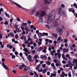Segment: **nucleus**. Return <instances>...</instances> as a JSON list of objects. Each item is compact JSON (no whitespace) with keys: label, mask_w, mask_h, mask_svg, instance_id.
<instances>
[{"label":"nucleus","mask_w":77,"mask_h":77,"mask_svg":"<svg viewBox=\"0 0 77 77\" xmlns=\"http://www.w3.org/2000/svg\"><path fill=\"white\" fill-rule=\"evenodd\" d=\"M54 18H55V15H52L51 13H49L47 19V23L50 24V23H51L54 20Z\"/></svg>","instance_id":"f257e3e1"},{"label":"nucleus","mask_w":77,"mask_h":77,"mask_svg":"<svg viewBox=\"0 0 77 77\" xmlns=\"http://www.w3.org/2000/svg\"><path fill=\"white\" fill-rule=\"evenodd\" d=\"M41 14L39 15V24H41L43 23V20L41 17H43L45 14V12L44 11H42L41 12Z\"/></svg>","instance_id":"f03ea898"},{"label":"nucleus","mask_w":77,"mask_h":77,"mask_svg":"<svg viewBox=\"0 0 77 77\" xmlns=\"http://www.w3.org/2000/svg\"><path fill=\"white\" fill-rule=\"evenodd\" d=\"M57 32H59V33L60 35H62L63 33V31H62V29H60V28H57L56 30Z\"/></svg>","instance_id":"7ed1b4c3"},{"label":"nucleus","mask_w":77,"mask_h":77,"mask_svg":"<svg viewBox=\"0 0 77 77\" xmlns=\"http://www.w3.org/2000/svg\"><path fill=\"white\" fill-rule=\"evenodd\" d=\"M18 65H19V66H20L19 68V69H22L23 68H24V67H26V66L22 63L19 64Z\"/></svg>","instance_id":"20e7f679"},{"label":"nucleus","mask_w":77,"mask_h":77,"mask_svg":"<svg viewBox=\"0 0 77 77\" xmlns=\"http://www.w3.org/2000/svg\"><path fill=\"white\" fill-rule=\"evenodd\" d=\"M58 26V24L57 23V22L56 21H54L53 23V26L54 27H57Z\"/></svg>","instance_id":"39448f33"},{"label":"nucleus","mask_w":77,"mask_h":77,"mask_svg":"<svg viewBox=\"0 0 77 77\" xmlns=\"http://www.w3.org/2000/svg\"><path fill=\"white\" fill-rule=\"evenodd\" d=\"M2 66L3 67H4V68H5V69H7V70L8 71L9 68H8V67L6 65H5V63H2Z\"/></svg>","instance_id":"423d86ee"},{"label":"nucleus","mask_w":77,"mask_h":77,"mask_svg":"<svg viewBox=\"0 0 77 77\" xmlns=\"http://www.w3.org/2000/svg\"><path fill=\"white\" fill-rule=\"evenodd\" d=\"M61 38H62V37H60L58 38L57 41L58 43H60V41H63V40L61 39Z\"/></svg>","instance_id":"0eeeda50"},{"label":"nucleus","mask_w":77,"mask_h":77,"mask_svg":"<svg viewBox=\"0 0 77 77\" xmlns=\"http://www.w3.org/2000/svg\"><path fill=\"white\" fill-rule=\"evenodd\" d=\"M27 58L30 61H32V56L31 55H29L27 57Z\"/></svg>","instance_id":"6e6552de"},{"label":"nucleus","mask_w":77,"mask_h":77,"mask_svg":"<svg viewBox=\"0 0 77 77\" xmlns=\"http://www.w3.org/2000/svg\"><path fill=\"white\" fill-rule=\"evenodd\" d=\"M14 3H15V4H16V5L17 6V7H18V8H22V9H23V7H21V6L19 4L16 3H15L14 2Z\"/></svg>","instance_id":"1a4fd4ad"},{"label":"nucleus","mask_w":77,"mask_h":77,"mask_svg":"<svg viewBox=\"0 0 77 77\" xmlns=\"http://www.w3.org/2000/svg\"><path fill=\"white\" fill-rule=\"evenodd\" d=\"M52 0H50V1H52ZM44 2H45V3H46V4H50L51 3V2H48V0H45Z\"/></svg>","instance_id":"9d476101"},{"label":"nucleus","mask_w":77,"mask_h":77,"mask_svg":"<svg viewBox=\"0 0 77 77\" xmlns=\"http://www.w3.org/2000/svg\"><path fill=\"white\" fill-rule=\"evenodd\" d=\"M52 35L53 36L55 37L56 39H57V34L54 33H53L52 34Z\"/></svg>","instance_id":"9b49d317"},{"label":"nucleus","mask_w":77,"mask_h":77,"mask_svg":"<svg viewBox=\"0 0 77 77\" xmlns=\"http://www.w3.org/2000/svg\"><path fill=\"white\" fill-rule=\"evenodd\" d=\"M41 57L42 59L44 58L45 59H47V56L45 55H42Z\"/></svg>","instance_id":"f8f14e48"},{"label":"nucleus","mask_w":77,"mask_h":77,"mask_svg":"<svg viewBox=\"0 0 77 77\" xmlns=\"http://www.w3.org/2000/svg\"><path fill=\"white\" fill-rule=\"evenodd\" d=\"M38 35L39 38H41V37H42V33L40 32H39L38 33Z\"/></svg>","instance_id":"ddd939ff"},{"label":"nucleus","mask_w":77,"mask_h":77,"mask_svg":"<svg viewBox=\"0 0 77 77\" xmlns=\"http://www.w3.org/2000/svg\"><path fill=\"white\" fill-rule=\"evenodd\" d=\"M27 23H23L22 24V26H27Z\"/></svg>","instance_id":"4468645a"},{"label":"nucleus","mask_w":77,"mask_h":77,"mask_svg":"<svg viewBox=\"0 0 77 77\" xmlns=\"http://www.w3.org/2000/svg\"><path fill=\"white\" fill-rule=\"evenodd\" d=\"M65 76V72H62V74L60 75V77H64Z\"/></svg>","instance_id":"2eb2a0df"},{"label":"nucleus","mask_w":77,"mask_h":77,"mask_svg":"<svg viewBox=\"0 0 77 77\" xmlns=\"http://www.w3.org/2000/svg\"><path fill=\"white\" fill-rule=\"evenodd\" d=\"M25 29L26 30V31H30V29L28 28L27 27H26L25 28Z\"/></svg>","instance_id":"dca6fc26"},{"label":"nucleus","mask_w":77,"mask_h":77,"mask_svg":"<svg viewBox=\"0 0 77 77\" xmlns=\"http://www.w3.org/2000/svg\"><path fill=\"white\" fill-rule=\"evenodd\" d=\"M23 51H24L25 52H26V53H28V52H29V51L28 50V49H27L25 48L23 49Z\"/></svg>","instance_id":"f3484780"},{"label":"nucleus","mask_w":77,"mask_h":77,"mask_svg":"<svg viewBox=\"0 0 77 77\" xmlns=\"http://www.w3.org/2000/svg\"><path fill=\"white\" fill-rule=\"evenodd\" d=\"M5 15L6 17H8V18H10V16H9V15L8 14L6 13V12H5Z\"/></svg>","instance_id":"a211bd4d"},{"label":"nucleus","mask_w":77,"mask_h":77,"mask_svg":"<svg viewBox=\"0 0 77 77\" xmlns=\"http://www.w3.org/2000/svg\"><path fill=\"white\" fill-rule=\"evenodd\" d=\"M55 65L56 66H60V62L59 63H57L55 64Z\"/></svg>","instance_id":"6ab92c4d"},{"label":"nucleus","mask_w":77,"mask_h":77,"mask_svg":"<svg viewBox=\"0 0 77 77\" xmlns=\"http://www.w3.org/2000/svg\"><path fill=\"white\" fill-rule=\"evenodd\" d=\"M34 58L35 59H36L37 58H39V57H38V55H35Z\"/></svg>","instance_id":"aec40b11"},{"label":"nucleus","mask_w":77,"mask_h":77,"mask_svg":"<svg viewBox=\"0 0 77 77\" xmlns=\"http://www.w3.org/2000/svg\"><path fill=\"white\" fill-rule=\"evenodd\" d=\"M63 51L64 52H67L68 51V49L64 48L63 49Z\"/></svg>","instance_id":"412c9836"},{"label":"nucleus","mask_w":77,"mask_h":77,"mask_svg":"<svg viewBox=\"0 0 77 77\" xmlns=\"http://www.w3.org/2000/svg\"><path fill=\"white\" fill-rule=\"evenodd\" d=\"M46 63L48 65H51V63L49 61H47L46 62Z\"/></svg>","instance_id":"4be33fe9"},{"label":"nucleus","mask_w":77,"mask_h":77,"mask_svg":"<svg viewBox=\"0 0 77 77\" xmlns=\"http://www.w3.org/2000/svg\"><path fill=\"white\" fill-rule=\"evenodd\" d=\"M34 74L36 75V77H39V76H38V75L37 74V73H36V72H34Z\"/></svg>","instance_id":"5701e85b"},{"label":"nucleus","mask_w":77,"mask_h":77,"mask_svg":"<svg viewBox=\"0 0 77 77\" xmlns=\"http://www.w3.org/2000/svg\"><path fill=\"white\" fill-rule=\"evenodd\" d=\"M57 12H58V14H60L61 13V10L59 9L57 11Z\"/></svg>","instance_id":"b1692460"},{"label":"nucleus","mask_w":77,"mask_h":77,"mask_svg":"<svg viewBox=\"0 0 77 77\" xmlns=\"http://www.w3.org/2000/svg\"><path fill=\"white\" fill-rule=\"evenodd\" d=\"M30 69V68L29 67L26 68H25L24 69V71H28V70H29Z\"/></svg>","instance_id":"393cba45"},{"label":"nucleus","mask_w":77,"mask_h":77,"mask_svg":"<svg viewBox=\"0 0 77 77\" xmlns=\"http://www.w3.org/2000/svg\"><path fill=\"white\" fill-rule=\"evenodd\" d=\"M10 35L12 37H14V34L12 32L10 33Z\"/></svg>","instance_id":"a878e982"},{"label":"nucleus","mask_w":77,"mask_h":77,"mask_svg":"<svg viewBox=\"0 0 77 77\" xmlns=\"http://www.w3.org/2000/svg\"><path fill=\"white\" fill-rule=\"evenodd\" d=\"M20 56H21V57L22 58V59H23L24 58V57H23V54L21 53H20Z\"/></svg>","instance_id":"bb28decb"},{"label":"nucleus","mask_w":77,"mask_h":77,"mask_svg":"<svg viewBox=\"0 0 77 77\" xmlns=\"http://www.w3.org/2000/svg\"><path fill=\"white\" fill-rule=\"evenodd\" d=\"M43 34L44 35V36H47L48 35V33L44 32L43 33Z\"/></svg>","instance_id":"cd10ccee"},{"label":"nucleus","mask_w":77,"mask_h":77,"mask_svg":"<svg viewBox=\"0 0 77 77\" xmlns=\"http://www.w3.org/2000/svg\"><path fill=\"white\" fill-rule=\"evenodd\" d=\"M35 10H32L31 12V14L33 15V14H34V13H35Z\"/></svg>","instance_id":"c85d7f7f"},{"label":"nucleus","mask_w":77,"mask_h":77,"mask_svg":"<svg viewBox=\"0 0 77 77\" xmlns=\"http://www.w3.org/2000/svg\"><path fill=\"white\" fill-rule=\"evenodd\" d=\"M30 43H28V45H27V47L29 48V47H30Z\"/></svg>","instance_id":"c756f323"},{"label":"nucleus","mask_w":77,"mask_h":77,"mask_svg":"<svg viewBox=\"0 0 77 77\" xmlns=\"http://www.w3.org/2000/svg\"><path fill=\"white\" fill-rule=\"evenodd\" d=\"M30 44H31V45H32V44H33V41H32V40H31L30 41Z\"/></svg>","instance_id":"7c9ffc66"},{"label":"nucleus","mask_w":77,"mask_h":77,"mask_svg":"<svg viewBox=\"0 0 77 77\" xmlns=\"http://www.w3.org/2000/svg\"><path fill=\"white\" fill-rule=\"evenodd\" d=\"M68 75L69 77H71V72H69V73L68 74Z\"/></svg>","instance_id":"2f4dec72"},{"label":"nucleus","mask_w":77,"mask_h":77,"mask_svg":"<svg viewBox=\"0 0 77 77\" xmlns=\"http://www.w3.org/2000/svg\"><path fill=\"white\" fill-rule=\"evenodd\" d=\"M21 29H22V30H23V31H24V26H21Z\"/></svg>","instance_id":"473e14b6"},{"label":"nucleus","mask_w":77,"mask_h":77,"mask_svg":"<svg viewBox=\"0 0 77 77\" xmlns=\"http://www.w3.org/2000/svg\"><path fill=\"white\" fill-rule=\"evenodd\" d=\"M46 72V69H44L43 71V74H44Z\"/></svg>","instance_id":"72a5a7b5"},{"label":"nucleus","mask_w":77,"mask_h":77,"mask_svg":"<svg viewBox=\"0 0 77 77\" xmlns=\"http://www.w3.org/2000/svg\"><path fill=\"white\" fill-rule=\"evenodd\" d=\"M15 38H16V39H18V35L16 34L15 35Z\"/></svg>","instance_id":"f704fd0d"},{"label":"nucleus","mask_w":77,"mask_h":77,"mask_svg":"<svg viewBox=\"0 0 77 77\" xmlns=\"http://www.w3.org/2000/svg\"><path fill=\"white\" fill-rule=\"evenodd\" d=\"M50 53L51 54L52 56L54 55V52H53V51H51Z\"/></svg>","instance_id":"c9c22d12"},{"label":"nucleus","mask_w":77,"mask_h":77,"mask_svg":"<svg viewBox=\"0 0 77 77\" xmlns=\"http://www.w3.org/2000/svg\"><path fill=\"white\" fill-rule=\"evenodd\" d=\"M17 21H19V22H20V18H19V17H17Z\"/></svg>","instance_id":"e433bc0d"},{"label":"nucleus","mask_w":77,"mask_h":77,"mask_svg":"<svg viewBox=\"0 0 77 77\" xmlns=\"http://www.w3.org/2000/svg\"><path fill=\"white\" fill-rule=\"evenodd\" d=\"M38 45H41V44H42V42H38Z\"/></svg>","instance_id":"4c0bfd02"},{"label":"nucleus","mask_w":77,"mask_h":77,"mask_svg":"<svg viewBox=\"0 0 77 77\" xmlns=\"http://www.w3.org/2000/svg\"><path fill=\"white\" fill-rule=\"evenodd\" d=\"M5 24V25H8V22L7 21H5L4 23Z\"/></svg>","instance_id":"58836bf2"},{"label":"nucleus","mask_w":77,"mask_h":77,"mask_svg":"<svg viewBox=\"0 0 77 77\" xmlns=\"http://www.w3.org/2000/svg\"><path fill=\"white\" fill-rule=\"evenodd\" d=\"M34 38H35V39H38V38L36 37V35L35 34L34 35Z\"/></svg>","instance_id":"ea45409f"},{"label":"nucleus","mask_w":77,"mask_h":77,"mask_svg":"<svg viewBox=\"0 0 77 77\" xmlns=\"http://www.w3.org/2000/svg\"><path fill=\"white\" fill-rule=\"evenodd\" d=\"M12 59H15V56L14 55H12Z\"/></svg>","instance_id":"a19ab883"},{"label":"nucleus","mask_w":77,"mask_h":77,"mask_svg":"<svg viewBox=\"0 0 77 77\" xmlns=\"http://www.w3.org/2000/svg\"><path fill=\"white\" fill-rule=\"evenodd\" d=\"M77 69V65H76L74 67L73 69Z\"/></svg>","instance_id":"79ce46f5"},{"label":"nucleus","mask_w":77,"mask_h":77,"mask_svg":"<svg viewBox=\"0 0 77 77\" xmlns=\"http://www.w3.org/2000/svg\"><path fill=\"white\" fill-rule=\"evenodd\" d=\"M46 27L48 28V29H50V27L48 25H46Z\"/></svg>","instance_id":"37998d69"},{"label":"nucleus","mask_w":77,"mask_h":77,"mask_svg":"<svg viewBox=\"0 0 77 77\" xmlns=\"http://www.w3.org/2000/svg\"><path fill=\"white\" fill-rule=\"evenodd\" d=\"M68 63L69 65H72V63H71V62L70 61Z\"/></svg>","instance_id":"c03bdc74"},{"label":"nucleus","mask_w":77,"mask_h":77,"mask_svg":"<svg viewBox=\"0 0 77 77\" xmlns=\"http://www.w3.org/2000/svg\"><path fill=\"white\" fill-rule=\"evenodd\" d=\"M15 54L16 56H17V54H18V53L17 51H16L15 52Z\"/></svg>","instance_id":"a18cd8bd"},{"label":"nucleus","mask_w":77,"mask_h":77,"mask_svg":"<svg viewBox=\"0 0 77 77\" xmlns=\"http://www.w3.org/2000/svg\"><path fill=\"white\" fill-rule=\"evenodd\" d=\"M58 58H60V57L61 56V54H58Z\"/></svg>","instance_id":"49530a36"},{"label":"nucleus","mask_w":77,"mask_h":77,"mask_svg":"<svg viewBox=\"0 0 77 77\" xmlns=\"http://www.w3.org/2000/svg\"><path fill=\"white\" fill-rule=\"evenodd\" d=\"M39 14V13H38V12L35 15L36 17H38Z\"/></svg>","instance_id":"de8ad7c7"},{"label":"nucleus","mask_w":77,"mask_h":77,"mask_svg":"<svg viewBox=\"0 0 77 77\" xmlns=\"http://www.w3.org/2000/svg\"><path fill=\"white\" fill-rule=\"evenodd\" d=\"M58 55H59V54L57 53H55V54H54V55L55 56H57Z\"/></svg>","instance_id":"09e8293b"},{"label":"nucleus","mask_w":77,"mask_h":77,"mask_svg":"<svg viewBox=\"0 0 77 77\" xmlns=\"http://www.w3.org/2000/svg\"><path fill=\"white\" fill-rule=\"evenodd\" d=\"M64 42H68V40L66 39H64Z\"/></svg>","instance_id":"8fccbe9b"},{"label":"nucleus","mask_w":77,"mask_h":77,"mask_svg":"<svg viewBox=\"0 0 77 77\" xmlns=\"http://www.w3.org/2000/svg\"><path fill=\"white\" fill-rule=\"evenodd\" d=\"M60 18L59 17H57V21H58V20H59Z\"/></svg>","instance_id":"3c124183"},{"label":"nucleus","mask_w":77,"mask_h":77,"mask_svg":"<svg viewBox=\"0 0 77 77\" xmlns=\"http://www.w3.org/2000/svg\"><path fill=\"white\" fill-rule=\"evenodd\" d=\"M12 48H13V47L12 46V45H11L10 46L9 48L10 49H12Z\"/></svg>","instance_id":"603ef678"},{"label":"nucleus","mask_w":77,"mask_h":77,"mask_svg":"<svg viewBox=\"0 0 77 77\" xmlns=\"http://www.w3.org/2000/svg\"><path fill=\"white\" fill-rule=\"evenodd\" d=\"M30 75H33L34 74L32 72H31L30 73Z\"/></svg>","instance_id":"864d4df0"},{"label":"nucleus","mask_w":77,"mask_h":77,"mask_svg":"<svg viewBox=\"0 0 77 77\" xmlns=\"http://www.w3.org/2000/svg\"><path fill=\"white\" fill-rule=\"evenodd\" d=\"M2 60L3 62H4L5 61V60L4 58H2Z\"/></svg>","instance_id":"5fc2aeb1"},{"label":"nucleus","mask_w":77,"mask_h":77,"mask_svg":"<svg viewBox=\"0 0 77 77\" xmlns=\"http://www.w3.org/2000/svg\"><path fill=\"white\" fill-rule=\"evenodd\" d=\"M57 52L58 53V54H60V50H58L57 51Z\"/></svg>","instance_id":"6e6d98bb"},{"label":"nucleus","mask_w":77,"mask_h":77,"mask_svg":"<svg viewBox=\"0 0 77 77\" xmlns=\"http://www.w3.org/2000/svg\"><path fill=\"white\" fill-rule=\"evenodd\" d=\"M45 66H46L45 64H43L42 66V67L43 68H45Z\"/></svg>","instance_id":"4d7b16f0"},{"label":"nucleus","mask_w":77,"mask_h":77,"mask_svg":"<svg viewBox=\"0 0 77 77\" xmlns=\"http://www.w3.org/2000/svg\"><path fill=\"white\" fill-rule=\"evenodd\" d=\"M60 69L61 70V71H63V69L62 67L60 68Z\"/></svg>","instance_id":"13d9d810"},{"label":"nucleus","mask_w":77,"mask_h":77,"mask_svg":"<svg viewBox=\"0 0 77 77\" xmlns=\"http://www.w3.org/2000/svg\"><path fill=\"white\" fill-rule=\"evenodd\" d=\"M69 12H71L72 11V8H69Z\"/></svg>","instance_id":"bf43d9fd"},{"label":"nucleus","mask_w":77,"mask_h":77,"mask_svg":"<svg viewBox=\"0 0 77 77\" xmlns=\"http://www.w3.org/2000/svg\"><path fill=\"white\" fill-rule=\"evenodd\" d=\"M28 43H29V42L28 41H27L25 42L24 44H28Z\"/></svg>","instance_id":"052dcab7"},{"label":"nucleus","mask_w":77,"mask_h":77,"mask_svg":"<svg viewBox=\"0 0 77 77\" xmlns=\"http://www.w3.org/2000/svg\"><path fill=\"white\" fill-rule=\"evenodd\" d=\"M62 57L63 59L65 57V54H63L62 55Z\"/></svg>","instance_id":"680f3d73"},{"label":"nucleus","mask_w":77,"mask_h":77,"mask_svg":"<svg viewBox=\"0 0 77 77\" xmlns=\"http://www.w3.org/2000/svg\"><path fill=\"white\" fill-rule=\"evenodd\" d=\"M61 7H62L63 8H65V5H63V4H62L61 5Z\"/></svg>","instance_id":"e2e57ef3"},{"label":"nucleus","mask_w":77,"mask_h":77,"mask_svg":"<svg viewBox=\"0 0 77 77\" xmlns=\"http://www.w3.org/2000/svg\"><path fill=\"white\" fill-rule=\"evenodd\" d=\"M72 47H73V48H74V47H75V44H73V45H72Z\"/></svg>","instance_id":"0e129e2a"},{"label":"nucleus","mask_w":77,"mask_h":77,"mask_svg":"<svg viewBox=\"0 0 77 77\" xmlns=\"http://www.w3.org/2000/svg\"><path fill=\"white\" fill-rule=\"evenodd\" d=\"M43 52H44V53H46V52H47V51H46V50L45 49H44L43 51Z\"/></svg>","instance_id":"69168bd1"},{"label":"nucleus","mask_w":77,"mask_h":77,"mask_svg":"<svg viewBox=\"0 0 77 77\" xmlns=\"http://www.w3.org/2000/svg\"><path fill=\"white\" fill-rule=\"evenodd\" d=\"M51 66H52V67H53L54 66V63H53L51 64Z\"/></svg>","instance_id":"338daca9"},{"label":"nucleus","mask_w":77,"mask_h":77,"mask_svg":"<svg viewBox=\"0 0 77 77\" xmlns=\"http://www.w3.org/2000/svg\"><path fill=\"white\" fill-rule=\"evenodd\" d=\"M27 23H29V24H30L31 23V22L30 21H29V20H28L27 21Z\"/></svg>","instance_id":"774afa93"}]
</instances>
